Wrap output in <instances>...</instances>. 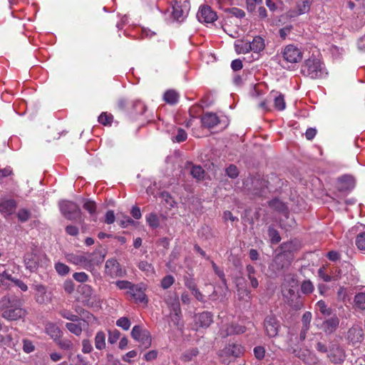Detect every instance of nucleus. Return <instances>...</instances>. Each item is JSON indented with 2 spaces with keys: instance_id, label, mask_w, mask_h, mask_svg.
<instances>
[{
  "instance_id": "obj_24",
  "label": "nucleus",
  "mask_w": 365,
  "mask_h": 365,
  "mask_svg": "<svg viewBox=\"0 0 365 365\" xmlns=\"http://www.w3.org/2000/svg\"><path fill=\"white\" fill-rule=\"evenodd\" d=\"M46 333L49 335L54 341L61 338L62 331L61 329L53 323H48L45 327Z\"/></svg>"
},
{
  "instance_id": "obj_11",
  "label": "nucleus",
  "mask_w": 365,
  "mask_h": 365,
  "mask_svg": "<svg viewBox=\"0 0 365 365\" xmlns=\"http://www.w3.org/2000/svg\"><path fill=\"white\" fill-rule=\"evenodd\" d=\"M105 272L112 278L123 277L125 274V271L121 267L120 264L115 259H109L106 261Z\"/></svg>"
},
{
  "instance_id": "obj_21",
  "label": "nucleus",
  "mask_w": 365,
  "mask_h": 365,
  "mask_svg": "<svg viewBox=\"0 0 365 365\" xmlns=\"http://www.w3.org/2000/svg\"><path fill=\"white\" fill-rule=\"evenodd\" d=\"M33 288L35 290V299L38 304H45L50 300L46 291V288L43 284H34Z\"/></svg>"
},
{
  "instance_id": "obj_30",
  "label": "nucleus",
  "mask_w": 365,
  "mask_h": 365,
  "mask_svg": "<svg viewBox=\"0 0 365 365\" xmlns=\"http://www.w3.org/2000/svg\"><path fill=\"white\" fill-rule=\"evenodd\" d=\"M235 51L237 53H247L251 51L250 41L244 42L243 41H237L235 43Z\"/></svg>"
},
{
  "instance_id": "obj_39",
  "label": "nucleus",
  "mask_w": 365,
  "mask_h": 365,
  "mask_svg": "<svg viewBox=\"0 0 365 365\" xmlns=\"http://www.w3.org/2000/svg\"><path fill=\"white\" fill-rule=\"evenodd\" d=\"M205 170L200 165H194L190 170L192 176L197 180H202L205 177Z\"/></svg>"
},
{
  "instance_id": "obj_22",
  "label": "nucleus",
  "mask_w": 365,
  "mask_h": 365,
  "mask_svg": "<svg viewBox=\"0 0 365 365\" xmlns=\"http://www.w3.org/2000/svg\"><path fill=\"white\" fill-rule=\"evenodd\" d=\"M202 125L207 128H212L220 123V120L217 114L213 113H206L201 119Z\"/></svg>"
},
{
  "instance_id": "obj_12",
  "label": "nucleus",
  "mask_w": 365,
  "mask_h": 365,
  "mask_svg": "<svg viewBox=\"0 0 365 365\" xmlns=\"http://www.w3.org/2000/svg\"><path fill=\"white\" fill-rule=\"evenodd\" d=\"M145 287L143 284H133L130 291H127L126 294H130L137 302L147 303L148 299L145 294Z\"/></svg>"
},
{
  "instance_id": "obj_32",
  "label": "nucleus",
  "mask_w": 365,
  "mask_h": 365,
  "mask_svg": "<svg viewBox=\"0 0 365 365\" xmlns=\"http://www.w3.org/2000/svg\"><path fill=\"white\" fill-rule=\"evenodd\" d=\"M247 276L250 280L251 286L253 288H257L259 285L257 278L255 277L256 270L252 265L248 264L246 267Z\"/></svg>"
},
{
  "instance_id": "obj_48",
  "label": "nucleus",
  "mask_w": 365,
  "mask_h": 365,
  "mask_svg": "<svg viewBox=\"0 0 365 365\" xmlns=\"http://www.w3.org/2000/svg\"><path fill=\"white\" fill-rule=\"evenodd\" d=\"M146 221L148 225L153 228H157L159 225V219L155 213H150L146 216Z\"/></svg>"
},
{
  "instance_id": "obj_49",
  "label": "nucleus",
  "mask_w": 365,
  "mask_h": 365,
  "mask_svg": "<svg viewBox=\"0 0 365 365\" xmlns=\"http://www.w3.org/2000/svg\"><path fill=\"white\" fill-rule=\"evenodd\" d=\"M211 264L215 274L217 275V277L220 279L222 283L226 286L227 279L225 278V274L224 272L222 269H220L213 261H211Z\"/></svg>"
},
{
  "instance_id": "obj_33",
  "label": "nucleus",
  "mask_w": 365,
  "mask_h": 365,
  "mask_svg": "<svg viewBox=\"0 0 365 365\" xmlns=\"http://www.w3.org/2000/svg\"><path fill=\"white\" fill-rule=\"evenodd\" d=\"M179 95L174 90L167 91L164 93L163 99L164 101L171 105L175 104L178 101Z\"/></svg>"
},
{
  "instance_id": "obj_18",
  "label": "nucleus",
  "mask_w": 365,
  "mask_h": 365,
  "mask_svg": "<svg viewBox=\"0 0 365 365\" xmlns=\"http://www.w3.org/2000/svg\"><path fill=\"white\" fill-rule=\"evenodd\" d=\"M339 324V319L336 315H333L323 322L322 329L326 334H331L337 329Z\"/></svg>"
},
{
  "instance_id": "obj_6",
  "label": "nucleus",
  "mask_w": 365,
  "mask_h": 365,
  "mask_svg": "<svg viewBox=\"0 0 365 365\" xmlns=\"http://www.w3.org/2000/svg\"><path fill=\"white\" fill-rule=\"evenodd\" d=\"M173 18L178 21H182L187 16L190 5L188 0H173Z\"/></svg>"
},
{
  "instance_id": "obj_36",
  "label": "nucleus",
  "mask_w": 365,
  "mask_h": 365,
  "mask_svg": "<svg viewBox=\"0 0 365 365\" xmlns=\"http://www.w3.org/2000/svg\"><path fill=\"white\" fill-rule=\"evenodd\" d=\"M137 341L140 342L144 349L149 348L152 342L150 333L148 330H145Z\"/></svg>"
},
{
  "instance_id": "obj_8",
  "label": "nucleus",
  "mask_w": 365,
  "mask_h": 365,
  "mask_svg": "<svg viewBox=\"0 0 365 365\" xmlns=\"http://www.w3.org/2000/svg\"><path fill=\"white\" fill-rule=\"evenodd\" d=\"M327 357L331 363L341 364L345 360V351L339 344L332 343L329 346Z\"/></svg>"
},
{
  "instance_id": "obj_56",
  "label": "nucleus",
  "mask_w": 365,
  "mask_h": 365,
  "mask_svg": "<svg viewBox=\"0 0 365 365\" xmlns=\"http://www.w3.org/2000/svg\"><path fill=\"white\" fill-rule=\"evenodd\" d=\"M113 116L106 113H102L98 117V122L104 125H110L112 122Z\"/></svg>"
},
{
  "instance_id": "obj_41",
  "label": "nucleus",
  "mask_w": 365,
  "mask_h": 365,
  "mask_svg": "<svg viewBox=\"0 0 365 365\" xmlns=\"http://www.w3.org/2000/svg\"><path fill=\"white\" fill-rule=\"evenodd\" d=\"M268 236L271 243L273 245L278 244L281 241L279 232L272 227H269L268 228Z\"/></svg>"
},
{
  "instance_id": "obj_15",
  "label": "nucleus",
  "mask_w": 365,
  "mask_h": 365,
  "mask_svg": "<svg viewBox=\"0 0 365 365\" xmlns=\"http://www.w3.org/2000/svg\"><path fill=\"white\" fill-rule=\"evenodd\" d=\"M346 339L352 344L360 343L364 339V333L361 327L354 325L347 331Z\"/></svg>"
},
{
  "instance_id": "obj_54",
  "label": "nucleus",
  "mask_w": 365,
  "mask_h": 365,
  "mask_svg": "<svg viewBox=\"0 0 365 365\" xmlns=\"http://www.w3.org/2000/svg\"><path fill=\"white\" fill-rule=\"evenodd\" d=\"M116 325L119 327H121L123 329L127 331L129 329V328L130 327V322L128 319V318H127L125 317H123L119 318L116 321Z\"/></svg>"
},
{
  "instance_id": "obj_23",
  "label": "nucleus",
  "mask_w": 365,
  "mask_h": 365,
  "mask_svg": "<svg viewBox=\"0 0 365 365\" xmlns=\"http://www.w3.org/2000/svg\"><path fill=\"white\" fill-rule=\"evenodd\" d=\"M66 257L68 262L76 265H81L83 268L88 269V257L86 255L71 253L68 254Z\"/></svg>"
},
{
  "instance_id": "obj_34",
  "label": "nucleus",
  "mask_w": 365,
  "mask_h": 365,
  "mask_svg": "<svg viewBox=\"0 0 365 365\" xmlns=\"http://www.w3.org/2000/svg\"><path fill=\"white\" fill-rule=\"evenodd\" d=\"M95 346L98 350L106 347V334L103 331H98L95 336Z\"/></svg>"
},
{
  "instance_id": "obj_42",
  "label": "nucleus",
  "mask_w": 365,
  "mask_h": 365,
  "mask_svg": "<svg viewBox=\"0 0 365 365\" xmlns=\"http://www.w3.org/2000/svg\"><path fill=\"white\" fill-rule=\"evenodd\" d=\"M59 314L64 319H66L73 322L82 321V319H81L78 317V316L73 314L71 311L67 310V309L61 310L59 312ZM83 322H85L84 320H83Z\"/></svg>"
},
{
  "instance_id": "obj_20",
  "label": "nucleus",
  "mask_w": 365,
  "mask_h": 365,
  "mask_svg": "<svg viewBox=\"0 0 365 365\" xmlns=\"http://www.w3.org/2000/svg\"><path fill=\"white\" fill-rule=\"evenodd\" d=\"M24 261L26 269L31 272H35L38 267L39 257L34 252L26 253Z\"/></svg>"
},
{
  "instance_id": "obj_19",
  "label": "nucleus",
  "mask_w": 365,
  "mask_h": 365,
  "mask_svg": "<svg viewBox=\"0 0 365 365\" xmlns=\"http://www.w3.org/2000/svg\"><path fill=\"white\" fill-rule=\"evenodd\" d=\"M106 252L101 250H96L93 253L89 254L88 257V269L93 268L95 265L101 264L105 259Z\"/></svg>"
},
{
  "instance_id": "obj_50",
  "label": "nucleus",
  "mask_w": 365,
  "mask_h": 365,
  "mask_svg": "<svg viewBox=\"0 0 365 365\" xmlns=\"http://www.w3.org/2000/svg\"><path fill=\"white\" fill-rule=\"evenodd\" d=\"M55 269L57 273L61 276L66 275L70 271L69 267L62 262L56 263Z\"/></svg>"
},
{
  "instance_id": "obj_26",
  "label": "nucleus",
  "mask_w": 365,
  "mask_h": 365,
  "mask_svg": "<svg viewBox=\"0 0 365 365\" xmlns=\"http://www.w3.org/2000/svg\"><path fill=\"white\" fill-rule=\"evenodd\" d=\"M279 249L282 250L281 252L288 255H294V253L298 250V245L296 242L290 241L283 242L279 247Z\"/></svg>"
},
{
  "instance_id": "obj_61",
  "label": "nucleus",
  "mask_w": 365,
  "mask_h": 365,
  "mask_svg": "<svg viewBox=\"0 0 365 365\" xmlns=\"http://www.w3.org/2000/svg\"><path fill=\"white\" fill-rule=\"evenodd\" d=\"M73 277L75 280H76L78 282H81V283L86 282L88 279V275L83 272H75L73 274Z\"/></svg>"
},
{
  "instance_id": "obj_9",
  "label": "nucleus",
  "mask_w": 365,
  "mask_h": 365,
  "mask_svg": "<svg viewBox=\"0 0 365 365\" xmlns=\"http://www.w3.org/2000/svg\"><path fill=\"white\" fill-rule=\"evenodd\" d=\"M242 353V347L237 344H229L223 349L220 351L219 356L222 359V362L227 363V358L233 356L239 357Z\"/></svg>"
},
{
  "instance_id": "obj_14",
  "label": "nucleus",
  "mask_w": 365,
  "mask_h": 365,
  "mask_svg": "<svg viewBox=\"0 0 365 365\" xmlns=\"http://www.w3.org/2000/svg\"><path fill=\"white\" fill-rule=\"evenodd\" d=\"M17 207V202L11 198L0 199V212L4 216L12 215Z\"/></svg>"
},
{
  "instance_id": "obj_63",
  "label": "nucleus",
  "mask_w": 365,
  "mask_h": 365,
  "mask_svg": "<svg viewBox=\"0 0 365 365\" xmlns=\"http://www.w3.org/2000/svg\"><path fill=\"white\" fill-rule=\"evenodd\" d=\"M34 349H35V347H34L33 343L31 342V341L26 339H23V350L26 353H27V354L31 353L33 351H34Z\"/></svg>"
},
{
  "instance_id": "obj_58",
  "label": "nucleus",
  "mask_w": 365,
  "mask_h": 365,
  "mask_svg": "<svg viewBox=\"0 0 365 365\" xmlns=\"http://www.w3.org/2000/svg\"><path fill=\"white\" fill-rule=\"evenodd\" d=\"M59 347L64 350H70L73 348V343L68 339L61 340L59 339L56 341Z\"/></svg>"
},
{
  "instance_id": "obj_62",
  "label": "nucleus",
  "mask_w": 365,
  "mask_h": 365,
  "mask_svg": "<svg viewBox=\"0 0 365 365\" xmlns=\"http://www.w3.org/2000/svg\"><path fill=\"white\" fill-rule=\"evenodd\" d=\"M312 318V314L310 312H304L302 317V327H309Z\"/></svg>"
},
{
  "instance_id": "obj_2",
  "label": "nucleus",
  "mask_w": 365,
  "mask_h": 365,
  "mask_svg": "<svg viewBox=\"0 0 365 365\" xmlns=\"http://www.w3.org/2000/svg\"><path fill=\"white\" fill-rule=\"evenodd\" d=\"M300 72L304 76L312 79L322 78L325 73L322 62L315 57L305 60L301 66Z\"/></svg>"
},
{
  "instance_id": "obj_55",
  "label": "nucleus",
  "mask_w": 365,
  "mask_h": 365,
  "mask_svg": "<svg viewBox=\"0 0 365 365\" xmlns=\"http://www.w3.org/2000/svg\"><path fill=\"white\" fill-rule=\"evenodd\" d=\"M226 11L239 19H242L245 16V12L243 10L238 9L237 7H232L227 9H226Z\"/></svg>"
},
{
  "instance_id": "obj_43",
  "label": "nucleus",
  "mask_w": 365,
  "mask_h": 365,
  "mask_svg": "<svg viewBox=\"0 0 365 365\" xmlns=\"http://www.w3.org/2000/svg\"><path fill=\"white\" fill-rule=\"evenodd\" d=\"M355 306L360 309H365V292H359L354 297Z\"/></svg>"
},
{
  "instance_id": "obj_40",
  "label": "nucleus",
  "mask_w": 365,
  "mask_h": 365,
  "mask_svg": "<svg viewBox=\"0 0 365 365\" xmlns=\"http://www.w3.org/2000/svg\"><path fill=\"white\" fill-rule=\"evenodd\" d=\"M171 320L173 324L178 327L179 329H182L184 326L181 319H182V312L181 309H179L178 312H172L170 314Z\"/></svg>"
},
{
  "instance_id": "obj_1",
  "label": "nucleus",
  "mask_w": 365,
  "mask_h": 365,
  "mask_svg": "<svg viewBox=\"0 0 365 365\" xmlns=\"http://www.w3.org/2000/svg\"><path fill=\"white\" fill-rule=\"evenodd\" d=\"M21 300L14 296H5L0 301V310L2 317L9 321L24 318L26 312L22 307Z\"/></svg>"
},
{
  "instance_id": "obj_44",
  "label": "nucleus",
  "mask_w": 365,
  "mask_h": 365,
  "mask_svg": "<svg viewBox=\"0 0 365 365\" xmlns=\"http://www.w3.org/2000/svg\"><path fill=\"white\" fill-rule=\"evenodd\" d=\"M312 0H300L297 7L300 14H305L309 11Z\"/></svg>"
},
{
  "instance_id": "obj_45",
  "label": "nucleus",
  "mask_w": 365,
  "mask_h": 365,
  "mask_svg": "<svg viewBox=\"0 0 365 365\" xmlns=\"http://www.w3.org/2000/svg\"><path fill=\"white\" fill-rule=\"evenodd\" d=\"M316 306H317V309L319 310V312L324 316L328 317V316H331V312H332L331 309L328 308L327 307V304H326L324 301L319 300L316 304Z\"/></svg>"
},
{
  "instance_id": "obj_7",
  "label": "nucleus",
  "mask_w": 365,
  "mask_h": 365,
  "mask_svg": "<svg viewBox=\"0 0 365 365\" xmlns=\"http://www.w3.org/2000/svg\"><path fill=\"white\" fill-rule=\"evenodd\" d=\"M283 58L289 63H294L299 62L303 57V53L300 48L289 44L284 47L282 51Z\"/></svg>"
},
{
  "instance_id": "obj_53",
  "label": "nucleus",
  "mask_w": 365,
  "mask_h": 365,
  "mask_svg": "<svg viewBox=\"0 0 365 365\" xmlns=\"http://www.w3.org/2000/svg\"><path fill=\"white\" fill-rule=\"evenodd\" d=\"M356 245L360 250H365V232H361L356 237Z\"/></svg>"
},
{
  "instance_id": "obj_16",
  "label": "nucleus",
  "mask_w": 365,
  "mask_h": 365,
  "mask_svg": "<svg viewBox=\"0 0 365 365\" xmlns=\"http://www.w3.org/2000/svg\"><path fill=\"white\" fill-rule=\"evenodd\" d=\"M355 186L354 178L351 175H344L338 178L337 189L340 192H346L352 190Z\"/></svg>"
},
{
  "instance_id": "obj_51",
  "label": "nucleus",
  "mask_w": 365,
  "mask_h": 365,
  "mask_svg": "<svg viewBox=\"0 0 365 365\" xmlns=\"http://www.w3.org/2000/svg\"><path fill=\"white\" fill-rule=\"evenodd\" d=\"M175 279L174 277L169 274L164 277L160 282L161 287L164 289H167L170 288L174 283Z\"/></svg>"
},
{
  "instance_id": "obj_35",
  "label": "nucleus",
  "mask_w": 365,
  "mask_h": 365,
  "mask_svg": "<svg viewBox=\"0 0 365 365\" xmlns=\"http://www.w3.org/2000/svg\"><path fill=\"white\" fill-rule=\"evenodd\" d=\"M166 304L171 309L172 312H178L180 309V302L178 296L175 294L173 297H169L165 299Z\"/></svg>"
},
{
  "instance_id": "obj_47",
  "label": "nucleus",
  "mask_w": 365,
  "mask_h": 365,
  "mask_svg": "<svg viewBox=\"0 0 365 365\" xmlns=\"http://www.w3.org/2000/svg\"><path fill=\"white\" fill-rule=\"evenodd\" d=\"M16 215H17L18 220L21 222H27L31 218V213L29 210L23 208V209H20L19 210Z\"/></svg>"
},
{
  "instance_id": "obj_64",
  "label": "nucleus",
  "mask_w": 365,
  "mask_h": 365,
  "mask_svg": "<svg viewBox=\"0 0 365 365\" xmlns=\"http://www.w3.org/2000/svg\"><path fill=\"white\" fill-rule=\"evenodd\" d=\"M187 139V133L182 128H178V133L175 136V140L181 143Z\"/></svg>"
},
{
  "instance_id": "obj_37",
  "label": "nucleus",
  "mask_w": 365,
  "mask_h": 365,
  "mask_svg": "<svg viewBox=\"0 0 365 365\" xmlns=\"http://www.w3.org/2000/svg\"><path fill=\"white\" fill-rule=\"evenodd\" d=\"M138 267L145 273L147 276H151L154 274V268L150 263L146 261H140L138 264Z\"/></svg>"
},
{
  "instance_id": "obj_28",
  "label": "nucleus",
  "mask_w": 365,
  "mask_h": 365,
  "mask_svg": "<svg viewBox=\"0 0 365 365\" xmlns=\"http://www.w3.org/2000/svg\"><path fill=\"white\" fill-rule=\"evenodd\" d=\"M83 209L88 212L90 215L93 217V221H96V204L94 201L86 200L83 205Z\"/></svg>"
},
{
  "instance_id": "obj_5",
  "label": "nucleus",
  "mask_w": 365,
  "mask_h": 365,
  "mask_svg": "<svg viewBox=\"0 0 365 365\" xmlns=\"http://www.w3.org/2000/svg\"><path fill=\"white\" fill-rule=\"evenodd\" d=\"M63 215L69 220H77L81 218V210L79 206L73 202L64 200L59 203Z\"/></svg>"
},
{
  "instance_id": "obj_25",
  "label": "nucleus",
  "mask_w": 365,
  "mask_h": 365,
  "mask_svg": "<svg viewBox=\"0 0 365 365\" xmlns=\"http://www.w3.org/2000/svg\"><path fill=\"white\" fill-rule=\"evenodd\" d=\"M270 96L273 98L274 106L278 110H283L286 107L284 96L278 92L272 91Z\"/></svg>"
},
{
  "instance_id": "obj_3",
  "label": "nucleus",
  "mask_w": 365,
  "mask_h": 365,
  "mask_svg": "<svg viewBox=\"0 0 365 365\" xmlns=\"http://www.w3.org/2000/svg\"><path fill=\"white\" fill-rule=\"evenodd\" d=\"M245 187L254 195L262 196L267 193L269 182L260 175L247 178L244 182Z\"/></svg>"
},
{
  "instance_id": "obj_17",
  "label": "nucleus",
  "mask_w": 365,
  "mask_h": 365,
  "mask_svg": "<svg viewBox=\"0 0 365 365\" xmlns=\"http://www.w3.org/2000/svg\"><path fill=\"white\" fill-rule=\"evenodd\" d=\"M213 315L211 312H203L195 315V322L202 328H207L213 322Z\"/></svg>"
},
{
  "instance_id": "obj_31",
  "label": "nucleus",
  "mask_w": 365,
  "mask_h": 365,
  "mask_svg": "<svg viewBox=\"0 0 365 365\" xmlns=\"http://www.w3.org/2000/svg\"><path fill=\"white\" fill-rule=\"evenodd\" d=\"M82 321L77 322V324L68 322L66 324V329L76 336H80L83 331Z\"/></svg>"
},
{
  "instance_id": "obj_59",
  "label": "nucleus",
  "mask_w": 365,
  "mask_h": 365,
  "mask_svg": "<svg viewBox=\"0 0 365 365\" xmlns=\"http://www.w3.org/2000/svg\"><path fill=\"white\" fill-rule=\"evenodd\" d=\"M120 333L118 329L109 331L108 333V342L111 344H115L120 338Z\"/></svg>"
},
{
  "instance_id": "obj_29",
  "label": "nucleus",
  "mask_w": 365,
  "mask_h": 365,
  "mask_svg": "<svg viewBox=\"0 0 365 365\" xmlns=\"http://www.w3.org/2000/svg\"><path fill=\"white\" fill-rule=\"evenodd\" d=\"M269 206L279 212L286 213L287 211V205L279 199H273L268 202Z\"/></svg>"
},
{
  "instance_id": "obj_46",
  "label": "nucleus",
  "mask_w": 365,
  "mask_h": 365,
  "mask_svg": "<svg viewBox=\"0 0 365 365\" xmlns=\"http://www.w3.org/2000/svg\"><path fill=\"white\" fill-rule=\"evenodd\" d=\"M314 287L310 280H304L301 284V291L304 294H311L314 291Z\"/></svg>"
},
{
  "instance_id": "obj_13",
  "label": "nucleus",
  "mask_w": 365,
  "mask_h": 365,
  "mask_svg": "<svg viewBox=\"0 0 365 365\" xmlns=\"http://www.w3.org/2000/svg\"><path fill=\"white\" fill-rule=\"evenodd\" d=\"M264 327L267 334L269 337L277 335L279 325L275 317L272 315L267 316L264 321Z\"/></svg>"
},
{
  "instance_id": "obj_4",
  "label": "nucleus",
  "mask_w": 365,
  "mask_h": 365,
  "mask_svg": "<svg viewBox=\"0 0 365 365\" xmlns=\"http://www.w3.org/2000/svg\"><path fill=\"white\" fill-rule=\"evenodd\" d=\"M294 259V255H287L282 252H279L274 257L269 265V269L275 275L284 273L290 267Z\"/></svg>"
},
{
  "instance_id": "obj_10",
  "label": "nucleus",
  "mask_w": 365,
  "mask_h": 365,
  "mask_svg": "<svg viewBox=\"0 0 365 365\" xmlns=\"http://www.w3.org/2000/svg\"><path fill=\"white\" fill-rule=\"evenodd\" d=\"M217 18L216 13L207 5L201 6L197 13V19L201 23H213Z\"/></svg>"
},
{
  "instance_id": "obj_60",
  "label": "nucleus",
  "mask_w": 365,
  "mask_h": 365,
  "mask_svg": "<svg viewBox=\"0 0 365 365\" xmlns=\"http://www.w3.org/2000/svg\"><path fill=\"white\" fill-rule=\"evenodd\" d=\"M115 284H116V286L120 289H128V291H130V289L133 287V286L134 284H133L130 282L127 281V280L117 281L115 282Z\"/></svg>"
},
{
  "instance_id": "obj_38",
  "label": "nucleus",
  "mask_w": 365,
  "mask_h": 365,
  "mask_svg": "<svg viewBox=\"0 0 365 365\" xmlns=\"http://www.w3.org/2000/svg\"><path fill=\"white\" fill-rule=\"evenodd\" d=\"M78 292L84 296L87 300H90L92 298L93 294V288L88 284H82L78 287Z\"/></svg>"
},
{
  "instance_id": "obj_27",
  "label": "nucleus",
  "mask_w": 365,
  "mask_h": 365,
  "mask_svg": "<svg viewBox=\"0 0 365 365\" xmlns=\"http://www.w3.org/2000/svg\"><path fill=\"white\" fill-rule=\"evenodd\" d=\"M250 45L251 47V51L255 53H259L264 48V39L259 36H255L252 41L250 42Z\"/></svg>"
},
{
  "instance_id": "obj_52",
  "label": "nucleus",
  "mask_w": 365,
  "mask_h": 365,
  "mask_svg": "<svg viewBox=\"0 0 365 365\" xmlns=\"http://www.w3.org/2000/svg\"><path fill=\"white\" fill-rule=\"evenodd\" d=\"M226 175L232 178H236L239 175V170L236 165L231 164L225 169Z\"/></svg>"
},
{
  "instance_id": "obj_57",
  "label": "nucleus",
  "mask_w": 365,
  "mask_h": 365,
  "mask_svg": "<svg viewBox=\"0 0 365 365\" xmlns=\"http://www.w3.org/2000/svg\"><path fill=\"white\" fill-rule=\"evenodd\" d=\"M145 330V329H143L140 326L135 325L133 327L130 335L135 341H137L138 339H140V336L143 334V332Z\"/></svg>"
}]
</instances>
